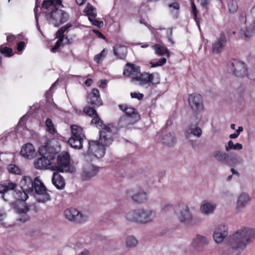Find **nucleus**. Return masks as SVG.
I'll list each match as a JSON object with an SVG mask.
<instances>
[{
	"label": "nucleus",
	"instance_id": "1",
	"mask_svg": "<svg viewBox=\"0 0 255 255\" xmlns=\"http://www.w3.org/2000/svg\"><path fill=\"white\" fill-rule=\"evenodd\" d=\"M114 141L113 133L108 126H104L99 131L98 140H90L88 153L100 158L103 157L106 152V146H110Z\"/></svg>",
	"mask_w": 255,
	"mask_h": 255
},
{
	"label": "nucleus",
	"instance_id": "2",
	"mask_svg": "<svg viewBox=\"0 0 255 255\" xmlns=\"http://www.w3.org/2000/svg\"><path fill=\"white\" fill-rule=\"evenodd\" d=\"M63 6L62 0H44L42 7L47 9L50 8L51 11L45 14L46 19L54 26H59L66 22L68 18V14L59 8Z\"/></svg>",
	"mask_w": 255,
	"mask_h": 255
},
{
	"label": "nucleus",
	"instance_id": "3",
	"mask_svg": "<svg viewBox=\"0 0 255 255\" xmlns=\"http://www.w3.org/2000/svg\"><path fill=\"white\" fill-rule=\"evenodd\" d=\"M255 236V231L250 228H244L229 237L232 250L238 251L240 253L247 244Z\"/></svg>",
	"mask_w": 255,
	"mask_h": 255
},
{
	"label": "nucleus",
	"instance_id": "4",
	"mask_svg": "<svg viewBox=\"0 0 255 255\" xmlns=\"http://www.w3.org/2000/svg\"><path fill=\"white\" fill-rule=\"evenodd\" d=\"M38 152L41 157L34 160L35 168L39 170L51 168L52 164L55 160L57 155L56 149L48 145H42L39 147Z\"/></svg>",
	"mask_w": 255,
	"mask_h": 255
},
{
	"label": "nucleus",
	"instance_id": "5",
	"mask_svg": "<svg viewBox=\"0 0 255 255\" xmlns=\"http://www.w3.org/2000/svg\"><path fill=\"white\" fill-rule=\"evenodd\" d=\"M34 184V180L29 176H24L21 180L20 185L21 186V190L18 191L15 190L12 193L11 195H13V199L19 201H25L28 198L26 191H32V187Z\"/></svg>",
	"mask_w": 255,
	"mask_h": 255
},
{
	"label": "nucleus",
	"instance_id": "6",
	"mask_svg": "<svg viewBox=\"0 0 255 255\" xmlns=\"http://www.w3.org/2000/svg\"><path fill=\"white\" fill-rule=\"evenodd\" d=\"M56 165L51 166V168L59 172H63L70 171L72 170L70 169V157L69 154L67 152H62L58 154L57 152Z\"/></svg>",
	"mask_w": 255,
	"mask_h": 255
},
{
	"label": "nucleus",
	"instance_id": "7",
	"mask_svg": "<svg viewBox=\"0 0 255 255\" xmlns=\"http://www.w3.org/2000/svg\"><path fill=\"white\" fill-rule=\"evenodd\" d=\"M213 156L218 161L229 166H235L241 162L240 159L235 153L227 154L222 151H215Z\"/></svg>",
	"mask_w": 255,
	"mask_h": 255
},
{
	"label": "nucleus",
	"instance_id": "8",
	"mask_svg": "<svg viewBox=\"0 0 255 255\" xmlns=\"http://www.w3.org/2000/svg\"><path fill=\"white\" fill-rule=\"evenodd\" d=\"M16 183L12 182L10 180H4L0 183V194H1V198L6 202L13 200V195L10 193L13 192L17 188Z\"/></svg>",
	"mask_w": 255,
	"mask_h": 255
},
{
	"label": "nucleus",
	"instance_id": "9",
	"mask_svg": "<svg viewBox=\"0 0 255 255\" xmlns=\"http://www.w3.org/2000/svg\"><path fill=\"white\" fill-rule=\"evenodd\" d=\"M227 66L229 71L237 77H243L246 74L247 69L245 63L238 59L231 60Z\"/></svg>",
	"mask_w": 255,
	"mask_h": 255
},
{
	"label": "nucleus",
	"instance_id": "10",
	"mask_svg": "<svg viewBox=\"0 0 255 255\" xmlns=\"http://www.w3.org/2000/svg\"><path fill=\"white\" fill-rule=\"evenodd\" d=\"M120 110L124 112L126 115L122 120L128 123V125H133L140 119V115L135 109L127 105H119Z\"/></svg>",
	"mask_w": 255,
	"mask_h": 255
},
{
	"label": "nucleus",
	"instance_id": "11",
	"mask_svg": "<svg viewBox=\"0 0 255 255\" xmlns=\"http://www.w3.org/2000/svg\"><path fill=\"white\" fill-rule=\"evenodd\" d=\"M174 212L177 215L181 222L189 223L192 220V215L187 205L184 203H179L174 207Z\"/></svg>",
	"mask_w": 255,
	"mask_h": 255
},
{
	"label": "nucleus",
	"instance_id": "12",
	"mask_svg": "<svg viewBox=\"0 0 255 255\" xmlns=\"http://www.w3.org/2000/svg\"><path fill=\"white\" fill-rule=\"evenodd\" d=\"M96 108L88 104L84 107L83 113L92 118L90 123L91 125L95 126L97 128L102 129L106 125L104 124L103 121L99 116Z\"/></svg>",
	"mask_w": 255,
	"mask_h": 255
},
{
	"label": "nucleus",
	"instance_id": "13",
	"mask_svg": "<svg viewBox=\"0 0 255 255\" xmlns=\"http://www.w3.org/2000/svg\"><path fill=\"white\" fill-rule=\"evenodd\" d=\"M34 190L36 194L41 195V198H38L39 202H45L50 200L49 194L47 192V190L44 184L38 178L35 177L34 179V184L32 187V191Z\"/></svg>",
	"mask_w": 255,
	"mask_h": 255
},
{
	"label": "nucleus",
	"instance_id": "14",
	"mask_svg": "<svg viewBox=\"0 0 255 255\" xmlns=\"http://www.w3.org/2000/svg\"><path fill=\"white\" fill-rule=\"evenodd\" d=\"M188 103L192 111L198 114L204 109L203 99L199 94L193 93L188 95Z\"/></svg>",
	"mask_w": 255,
	"mask_h": 255
},
{
	"label": "nucleus",
	"instance_id": "15",
	"mask_svg": "<svg viewBox=\"0 0 255 255\" xmlns=\"http://www.w3.org/2000/svg\"><path fill=\"white\" fill-rule=\"evenodd\" d=\"M251 14L253 18V22L249 27L242 28L240 31V37L247 40L255 34V4L251 10Z\"/></svg>",
	"mask_w": 255,
	"mask_h": 255
},
{
	"label": "nucleus",
	"instance_id": "16",
	"mask_svg": "<svg viewBox=\"0 0 255 255\" xmlns=\"http://www.w3.org/2000/svg\"><path fill=\"white\" fill-rule=\"evenodd\" d=\"M154 74H150L149 73L143 72L139 73L138 76L134 78L135 81H138L140 86L147 85L148 86L153 85L159 82V79L158 78L154 81Z\"/></svg>",
	"mask_w": 255,
	"mask_h": 255
},
{
	"label": "nucleus",
	"instance_id": "17",
	"mask_svg": "<svg viewBox=\"0 0 255 255\" xmlns=\"http://www.w3.org/2000/svg\"><path fill=\"white\" fill-rule=\"evenodd\" d=\"M86 102L88 105L95 108H98L103 105L99 90L97 88L93 89L90 93H88Z\"/></svg>",
	"mask_w": 255,
	"mask_h": 255
},
{
	"label": "nucleus",
	"instance_id": "18",
	"mask_svg": "<svg viewBox=\"0 0 255 255\" xmlns=\"http://www.w3.org/2000/svg\"><path fill=\"white\" fill-rule=\"evenodd\" d=\"M64 215L66 218L70 221L82 223L85 221L82 214L75 208L67 209L64 211Z\"/></svg>",
	"mask_w": 255,
	"mask_h": 255
},
{
	"label": "nucleus",
	"instance_id": "19",
	"mask_svg": "<svg viewBox=\"0 0 255 255\" xmlns=\"http://www.w3.org/2000/svg\"><path fill=\"white\" fill-rule=\"evenodd\" d=\"M227 43V38L225 33L222 31L219 37L212 43V50L214 53H219L224 49Z\"/></svg>",
	"mask_w": 255,
	"mask_h": 255
},
{
	"label": "nucleus",
	"instance_id": "20",
	"mask_svg": "<svg viewBox=\"0 0 255 255\" xmlns=\"http://www.w3.org/2000/svg\"><path fill=\"white\" fill-rule=\"evenodd\" d=\"M140 71V67L139 66L130 63L126 64L123 74L127 77H131V81H135L134 78L138 76Z\"/></svg>",
	"mask_w": 255,
	"mask_h": 255
},
{
	"label": "nucleus",
	"instance_id": "21",
	"mask_svg": "<svg viewBox=\"0 0 255 255\" xmlns=\"http://www.w3.org/2000/svg\"><path fill=\"white\" fill-rule=\"evenodd\" d=\"M127 194L131 197L133 201L136 203H142L147 200V196L145 192L142 191L136 192L133 190H128Z\"/></svg>",
	"mask_w": 255,
	"mask_h": 255
},
{
	"label": "nucleus",
	"instance_id": "22",
	"mask_svg": "<svg viewBox=\"0 0 255 255\" xmlns=\"http://www.w3.org/2000/svg\"><path fill=\"white\" fill-rule=\"evenodd\" d=\"M227 235V228L224 225H220L216 228L213 235V238L216 243H221Z\"/></svg>",
	"mask_w": 255,
	"mask_h": 255
},
{
	"label": "nucleus",
	"instance_id": "23",
	"mask_svg": "<svg viewBox=\"0 0 255 255\" xmlns=\"http://www.w3.org/2000/svg\"><path fill=\"white\" fill-rule=\"evenodd\" d=\"M98 171L99 167L89 164L84 168L82 174V178L83 180H88L95 176Z\"/></svg>",
	"mask_w": 255,
	"mask_h": 255
},
{
	"label": "nucleus",
	"instance_id": "24",
	"mask_svg": "<svg viewBox=\"0 0 255 255\" xmlns=\"http://www.w3.org/2000/svg\"><path fill=\"white\" fill-rule=\"evenodd\" d=\"M65 31L60 27L55 33V38H57L58 40L56 42L55 45L51 48V51L53 53H56L58 51V50L61 46H64V44H63L65 36Z\"/></svg>",
	"mask_w": 255,
	"mask_h": 255
},
{
	"label": "nucleus",
	"instance_id": "25",
	"mask_svg": "<svg viewBox=\"0 0 255 255\" xmlns=\"http://www.w3.org/2000/svg\"><path fill=\"white\" fill-rule=\"evenodd\" d=\"M137 218H143L144 221H137L138 223H146L150 221L155 216V214L151 211L143 209L137 210Z\"/></svg>",
	"mask_w": 255,
	"mask_h": 255
},
{
	"label": "nucleus",
	"instance_id": "26",
	"mask_svg": "<svg viewBox=\"0 0 255 255\" xmlns=\"http://www.w3.org/2000/svg\"><path fill=\"white\" fill-rule=\"evenodd\" d=\"M113 52L118 59H124L127 56L128 49L125 45L117 44L113 47Z\"/></svg>",
	"mask_w": 255,
	"mask_h": 255
},
{
	"label": "nucleus",
	"instance_id": "27",
	"mask_svg": "<svg viewBox=\"0 0 255 255\" xmlns=\"http://www.w3.org/2000/svg\"><path fill=\"white\" fill-rule=\"evenodd\" d=\"M35 153V149L33 145L30 143H26L22 146L20 154L27 158H31Z\"/></svg>",
	"mask_w": 255,
	"mask_h": 255
},
{
	"label": "nucleus",
	"instance_id": "28",
	"mask_svg": "<svg viewBox=\"0 0 255 255\" xmlns=\"http://www.w3.org/2000/svg\"><path fill=\"white\" fill-rule=\"evenodd\" d=\"M52 182L53 184L58 189H62L65 187L64 179L58 172L53 173Z\"/></svg>",
	"mask_w": 255,
	"mask_h": 255
},
{
	"label": "nucleus",
	"instance_id": "29",
	"mask_svg": "<svg viewBox=\"0 0 255 255\" xmlns=\"http://www.w3.org/2000/svg\"><path fill=\"white\" fill-rule=\"evenodd\" d=\"M85 138L80 137H71L68 140V143L71 146L75 149H81L83 147V140Z\"/></svg>",
	"mask_w": 255,
	"mask_h": 255
},
{
	"label": "nucleus",
	"instance_id": "30",
	"mask_svg": "<svg viewBox=\"0 0 255 255\" xmlns=\"http://www.w3.org/2000/svg\"><path fill=\"white\" fill-rule=\"evenodd\" d=\"M152 48L155 50V53L157 55L159 56L166 55L168 57L170 56L168 49L164 46L155 44L152 46Z\"/></svg>",
	"mask_w": 255,
	"mask_h": 255
},
{
	"label": "nucleus",
	"instance_id": "31",
	"mask_svg": "<svg viewBox=\"0 0 255 255\" xmlns=\"http://www.w3.org/2000/svg\"><path fill=\"white\" fill-rule=\"evenodd\" d=\"M71 134L74 137H80L85 138V135L83 129L75 125H72L71 126Z\"/></svg>",
	"mask_w": 255,
	"mask_h": 255
},
{
	"label": "nucleus",
	"instance_id": "32",
	"mask_svg": "<svg viewBox=\"0 0 255 255\" xmlns=\"http://www.w3.org/2000/svg\"><path fill=\"white\" fill-rule=\"evenodd\" d=\"M162 142L168 146H173L176 142V139L173 133L169 132L163 136Z\"/></svg>",
	"mask_w": 255,
	"mask_h": 255
},
{
	"label": "nucleus",
	"instance_id": "33",
	"mask_svg": "<svg viewBox=\"0 0 255 255\" xmlns=\"http://www.w3.org/2000/svg\"><path fill=\"white\" fill-rule=\"evenodd\" d=\"M250 200V198L246 193H242L239 197L237 206L238 208L244 207Z\"/></svg>",
	"mask_w": 255,
	"mask_h": 255
},
{
	"label": "nucleus",
	"instance_id": "34",
	"mask_svg": "<svg viewBox=\"0 0 255 255\" xmlns=\"http://www.w3.org/2000/svg\"><path fill=\"white\" fill-rule=\"evenodd\" d=\"M208 243L207 239L202 236L197 235L196 238L194 240L192 244L195 248L203 246Z\"/></svg>",
	"mask_w": 255,
	"mask_h": 255
},
{
	"label": "nucleus",
	"instance_id": "35",
	"mask_svg": "<svg viewBox=\"0 0 255 255\" xmlns=\"http://www.w3.org/2000/svg\"><path fill=\"white\" fill-rule=\"evenodd\" d=\"M215 208V206L211 204L207 201H204L201 206L202 212L206 214L212 213Z\"/></svg>",
	"mask_w": 255,
	"mask_h": 255
},
{
	"label": "nucleus",
	"instance_id": "36",
	"mask_svg": "<svg viewBox=\"0 0 255 255\" xmlns=\"http://www.w3.org/2000/svg\"><path fill=\"white\" fill-rule=\"evenodd\" d=\"M6 43H4L0 46V53L4 56L10 57L13 55V52L11 48L6 46Z\"/></svg>",
	"mask_w": 255,
	"mask_h": 255
},
{
	"label": "nucleus",
	"instance_id": "37",
	"mask_svg": "<svg viewBox=\"0 0 255 255\" xmlns=\"http://www.w3.org/2000/svg\"><path fill=\"white\" fill-rule=\"evenodd\" d=\"M196 126L197 125L194 126L192 124L189 125L188 132L196 137H199L202 135V130L200 127Z\"/></svg>",
	"mask_w": 255,
	"mask_h": 255
},
{
	"label": "nucleus",
	"instance_id": "38",
	"mask_svg": "<svg viewBox=\"0 0 255 255\" xmlns=\"http://www.w3.org/2000/svg\"><path fill=\"white\" fill-rule=\"evenodd\" d=\"M126 219L127 220L131 222L142 221L144 220L143 218H138L137 210L130 211L126 215Z\"/></svg>",
	"mask_w": 255,
	"mask_h": 255
},
{
	"label": "nucleus",
	"instance_id": "39",
	"mask_svg": "<svg viewBox=\"0 0 255 255\" xmlns=\"http://www.w3.org/2000/svg\"><path fill=\"white\" fill-rule=\"evenodd\" d=\"M45 125L46 127V131L50 134L54 135L57 133V130L54 127V124L52 120L47 118L45 121Z\"/></svg>",
	"mask_w": 255,
	"mask_h": 255
},
{
	"label": "nucleus",
	"instance_id": "40",
	"mask_svg": "<svg viewBox=\"0 0 255 255\" xmlns=\"http://www.w3.org/2000/svg\"><path fill=\"white\" fill-rule=\"evenodd\" d=\"M243 146L241 144L239 143L234 144L233 141L231 140L228 141V144L225 146V149L227 151H229L231 149L241 150Z\"/></svg>",
	"mask_w": 255,
	"mask_h": 255
},
{
	"label": "nucleus",
	"instance_id": "41",
	"mask_svg": "<svg viewBox=\"0 0 255 255\" xmlns=\"http://www.w3.org/2000/svg\"><path fill=\"white\" fill-rule=\"evenodd\" d=\"M229 11L231 13L236 12L238 9V5L237 0H229L228 3Z\"/></svg>",
	"mask_w": 255,
	"mask_h": 255
},
{
	"label": "nucleus",
	"instance_id": "42",
	"mask_svg": "<svg viewBox=\"0 0 255 255\" xmlns=\"http://www.w3.org/2000/svg\"><path fill=\"white\" fill-rule=\"evenodd\" d=\"M15 209L16 213L19 215L27 213L29 210V207L24 203L21 204L20 205L16 206Z\"/></svg>",
	"mask_w": 255,
	"mask_h": 255
},
{
	"label": "nucleus",
	"instance_id": "43",
	"mask_svg": "<svg viewBox=\"0 0 255 255\" xmlns=\"http://www.w3.org/2000/svg\"><path fill=\"white\" fill-rule=\"evenodd\" d=\"M170 11L172 13L177 14L180 9V4L177 2H172L168 5Z\"/></svg>",
	"mask_w": 255,
	"mask_h": 255
},
{
	"label": "nucleus",
	"instance_id": "44",
	"mask_svg": "<svg viewBox=\"0 0 255 255\" xmlns=\"http://www.w3.org/2000/svg\"><path fill=\"white\" fill-rule=\"evenodd\" d=\"M86 12L87 14L88 15L89 20H91V19L94 18H96L97 16L96 9L93 8L92 5H90V4L88 5Z\"/></svg>",
	"mask_w": 255,
	"mask_h": 255
},
{
	"label": "nucleus",
	"instance_id": "45",
	"mask_svg": "<svg viewBox=\"0 0 255 255\" xmlns=\"http://www.w3.org/2000/svg\"><path fill=\"white\" fill-rule=\"evenodd\" d=\"M106 49H104L100 53L95 55L94 58V61L98 64L101 63L106 56Z\"/></svg>",
	"mask_w": 255,
	"mask_h": 255
},
{
	"label": "nucleus",
	"instance_id": "46",
	"mask_svg": "<svg viewBox=\"0 0 255 255\" xmlns=\"http://www.w3.org/2000/svg\"><path fill=\"white\" fill-rule=\"evenodd\" d=\"M7 170L10 173L15 174H20L21 173L20 169L18 166L14 164H10L7 166Z\"/></svg>",
	"mask_w": 255,
	"mask_h": 255
},
{
	"label": "nucleus",
	"instance_id": "47",
	"mask_svg": "<svg viewBox=\"0 0 255 255\" xmlns=\"http://www.w3.org/2000/svg\"><path fill=\"white\" fill-rule=\"evenodd\" d=\"M126 244L128 247H133L137 244V241L133 236L128 237L126 241Z\"/></svg>",
	"mask_w": 255,
	"mask_h": 255
},
{
	"label": "nucleus",
	"instance_id": "48",
	"mask_svg": "<svg viewBox=\"0 0 255 255\" xmlns=\"http://www.w3.org/2000/svg\"><path fill=\"white\" fill-rule=\"evenodd\" d=\"M191 7L192 9V12H193V14L194 19L195 20L197 24H198V27H199V19L197 16L198 11L197 9L196 8V5L193 1L191 3Z\"/></svg>",
	"mask_w": 255,
	"mask_h": 255
},
{
	"label": "nucleus",
	"instance_id": "49",
	"mask_svg": "<svg viewBox=\"0 0 255 255\" xmlns=\"http://www.w3.org/2000/svg\"><path fill=\"white\" fill-rule=\"evenodd\" d=\"M166 62V59L165 58L162 57L157 62H151V67H155L157 66H161L164 65Z\"/></svg>",
	"mask_w": 255,
	"mask_h": 255
},
{
	"label": "nucleus",
	"instance_id": "50",
	"mask_svg": "<svg viewBox=\"0 0 255 255\" xmlns=\"http://www.w3.org/2000/svg\"><path fill=\"white\" fill-rule=\"evenodd\" d=\"M197 1L202 7L205 9L206 11H208L211 0H197Z\"/></svg>",
	"mask_w": 255,
	"mask_h": 255
},
{
	"label": "nucleus",
	"instance_id": "51",
	"mask_svg": "<svg viewBox=\"0 0 255 255\" xmlns=\"http://www.w3.org/2000/svg\"><path fill=\"white\" fill-rule=\"evenodd\" d=\"M16 38L14 35L10 34H8L6 37V40L7 41V44L10 47L12 46L14 44Z\"/></svg>",
	"mask_w": 255,
	"mask_h": 255
},
{
	"label": "nucleus",
	"instance_id": "52",
	"mask_svg": "<svg viewBox=\"0 0 255 255\" xmlns=\"http://www.w3.org/2000/svg\"><path fill=\"white\" fill-rule=\"evenodd\" d=\"M245 76H247V77L251 80H255V67L250 69L248 73L247 71Z\"/></svg>",
	"mask_w": 255,
	"mask_h": 255
},
{
	"label": "nucleus",
	"instance_id": "53",
	"mask_svg": "<svg viewBox=\"0 0 255 255\" xmlns=\"http://www.w3.org/2000/svg\"><path fill=\"white\" fill-rule=\"evenodd\" d=\"M89 20L93 24L98 26V27H101L103 25V22L96 19V18L91 19V20Z\"/></svg>",
	"mask_w": 255,
	"mask_h": 255
},
{
	"label": "nucleus",
	"instance_id": "54",
	"mask_svg": "<svg viewBox=\"0 0 255 255\" xmlns=\"http://www.w3.org/2000/svg\"><path fill=\"white\" fill-rule=\"evenodd\" d=\"M29 219V216L27 214V213L25 214H19V221H21L23 223H25L27 221H28Z\"/></svg>",
	"mask_w": 255,
	"mask_h": 255
},
{
	"label": "nucleus",
	"instance_id": "55",
	"mask_svg": "<svg viewBox=\"0 0 255 255\" xmlns=\"http://www.w3.org/2000/svg\"><path fill=\"white\" fill-rule=\"evenodd\" d=\"M25 43L24 41H19L17 44L16 49L18 52L22 51L25 48Z\"/></svg>",
	"mask_w": 255,
	"mask_h": 255
},
{
	"label": "nucleus",
	"instance_id": "56",
	"mask_svg": "<svg viewBox=\"0 0 255 255\" xmlns=\"http://www.w3.org/2000/svg\"><path fill=\"white\" fill-rule=\"evenodd\" d=\"M130 96L132 98L137 99L138 100H142L143 98V95L140 93H131Z\"/></svg>",
	"mask_w": 255,
	"mask_h": 255
},
{
	"label": "nucleus",
	"instance_id": "57",
	"mask_svg": "<svg viewBox=\"0 0 255 255\" xmlns=\"http://www.w3.org/2000/svg\"><path fill=\"white\" fill-rule=\"evenodd\" d=\"M173 209L172 206L170 205H166L162 209V212L163 213H167L168 212L172 211Z\"/></svg>",
	"mask_w": 255,
	"mask_h": 255
},
{
	"label": "nucleus",
	"instance_id": "58",
	"mask_svg": "<svg viewBox=\"0 0 255 255\" xmlns=\"http://www.w3.org/2000/svg\"><path fill=\"white\" fill-rule=\"evenodd\" d=\"M93 31L98 37L102 39L106 38L105 36L100 31L94 29H93Z\"/></svg>",
	"mask_w": 255,
	"mask_h": 255
},
{
	"label": "nucleus",
	"instance_id": "59",
	"mask_svg": "<svg viewBox=\"0 0 255 255\" xmlns=\"http://www.w3.org/2000/svg\"><path fill=\"white\" fill-rule=\"evenodd\" d=\"M93 80L91 78H89V79H87L85 81V84L86 86L90 87L92 85V84H93Z\"/></svg>",
	"mask_w": 255,
	"mask_h": 255
},
{
	"label": "nucleus",
	"instance_id": "60",
	"mask_svg": "<svg viewBox=\"0 0 255 255\" xmlns=\"http://www.w3.org/2000/svg\"><path fill=\"white\" fill-rule=\"evenodd\" d=\"M72 24H70V23H67V24H66L65 25L63 26H62L61 28L64 30L65 31L66 30H67L69 28H70L71 27H72Z\"/></svg>",
	"mask_w": 255,
	"mask_h": 255
},
{
	"label": "nucleus",
	"instance_id": "61",
	"mask_svg": "<svg viewBox=\"0 0 255 255\" xmlns=\"http://www.w3.org/2000/svg\"><path fill=\"white\" fill-rule=\"evenodd\" d=\"M239 135V133H238L237 132L236 133L231 134L229 135V137L231 139L236 138Z\"/></svg>",
	"mask_w": 255,
	"mask_h": 255
},
{
	"label": "nucleus",
	"instance_id": "62",
	"mask_svg": "<svg viewBox=\"0 0 255 255\" xmlns=\"http://www.w3.org/2000/svg\"><path fill=\"white\" fill-rule=\"evenodd\" d=\"M87 0H76V3L79 5H83Z\"/></svg>",
	"mask_w": 255,
	"mask_h": 255
},
{
	"label": "nucleus",
	"instance_id": "63",
	"mask_svg": "<svg viewBox=\"0 0 255 255\" xmlns=\"http://www.w3.org/2000/svg\"><path fill=\"white\" fill-rule=\"evenodd\" d=\"M231 171L232 172V174H236L238 176L239 175V173L238 171H237L235 169H234L233 168H232L231 169Z\"/></svg>",
	"mask_w": 255,
	"mask_h": 255
},
{
	"label": "nucleus",
	"instance_id": "64",
	"mask_svg": "<svg viewBox=\"0 0 255 255\" xmlns=\"http://www.w3.org/2000/svg\"><path fill=\"white\" fill-rule=\"evenodd\" d=\"M89 254L88 251L85 250L84 252H81L79 255H89Z\"/></svg>",
	"mask_w": 255,
	"mask_h": 255
}]
</instances>
